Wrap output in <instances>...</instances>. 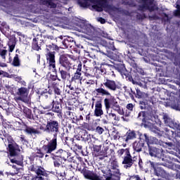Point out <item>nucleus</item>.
Instances as JSON below:
<instances>
[{
	"label": "nucleus",
	"instance_id": "1",
	"mask_svg": "<svg viewBox=\"0 0 180 180\" xmlns=\"http://www.w3.org/2000/svg\"><path fill=\"white\" fill-rule=\"evenodd\" d=\"M49 134H53V137L46 145L42 146V150L51 154V158L53 161L55 168H60L63 161H70L75 162V160L72 153L70 150L59 148L57 150V136L60 133L61 124L60 122L54 120H47Z\"/></svg>",
	"mask_w": 180,
	"mask_h": 180
},
{
	"label": "nucleus",
	"instance_id": "2",
	"mask_svg": "<svg viewBox=\"0 0 180 180\" xmlns=\"http://www.w3.org/2000/svg\"><path fill=\"white\" fill-rule=\"evenodd\" d=\"M118 89H120V86L117 85L116 81L108 77L104 79L103 82L100 84V87L95 89L97 96L107 97L104 98V106L107 112L116 103V98L112 96L110 92H116Z\"/></svg>",
	"mask_w": 180,
	"mask_h": 180
},
{
	"label": "nucleus",
	"instance_id": "3",
	"mask_svg": "<svg viewBox=\"0 0 180 180\" xmlns=\"http://www.w3.org/2000/svg\"><path fill=\"white\" fill-rule=\"evenodd\" d=\"M110 167L112 168L108 169V172L105 174L104 176L105 179H103L102 176L98 175L94 170H90L88 167H84L83 168H79L77 170L82 174L84 179L88 180H120L122 174L119 168V163L117 160L115 159L110 162Z\"/></svg>",
	"mask_w": 180,
	"mask_h": 180
},
{
	"label": "nucleus",
	"instance_id": "4",
	"mask_svg": "<svg viewBox=\"0 0 180 180\" xmlns=\"http://www.w3.org/2000/svg\"><path fill=\"white\" fill-rule=\"evenodd\" d=\"M77 2L82 8H88L91 6V4H94L92 6V8L96 12H103V9H105V11H112L113 12H116L119 11V8L109 4L108 0H77Z\"/></svg>",
	"mask_w": 180,
	"mask_h": 180
},
{
	"label": "nucleus",
	"instance_id": "5",
	"mask_svg": "<svg viewBox=\"0 0 180 180\" xmlns=\"http://www.w3.org/2000/svg\"><path fill=\"white\" fill-rule=\"evenodd\" d=\"M150 146V144H158L160 141L158 139L154 136H150L147 134H140L139 141H136L133 143V148L136 153H141L143 151L144 145Z\"/></svg>",
	"mask_w": 180,
	"mask_h": 180
},
{
	"label": "nucleus",
	"instance_id": "6",
	"mask_svg": "<svg viewBox=\"0 0 180 180\" xmlns=\"http://www.w3.org/2000/svg\"><path fill=\"white\" fill-rule=\"evenodd\" d=\"M117 154L120 157H122V155L124 154L122 164L124 165V168H125V169L131 168L133 165L136 162V160H137L136 157L131 156V154L130 153V149L129 148L119 149L117 150Z\"/></svg>",
	"mask_w": 180,
	"mask_h": 180
},
{
	"label": "nucleus",
	"instance_id": "7",
	"mask_svg": "<svg viewBox=\"0 0 180 180\" xmlns=\"http://www.w3.org/2000/svg\"><path fill=\"white\" fill-rule=\"evenodd\" d=\"M146 164L148 165L149 168L153 171V175H155V176L163 178L165 179L169 178V173L167 172L164 168L158 166V165L155 164L154 162L148 160Z\"/></svg>",
	"mask_w": 180,
	"mask_h": 180
},
{
	"label": "nucleus",
	"instance_id": "8",
	"mask_svg": "<svg viewBox=\"0 0 180 180\" xmlns=\"http://www.w3.org/2000/svg\"><path fill=\"white\" fill-rule=\"evenodd\" d=\"M69 58H71V60H75V58L72 55L62 54L59 56L58 61L59 65L65 68V70H67V71H70L71 70H72L73 64L69 60Z\"/></svg>",
	"mask_w": 180,
	"mask_h": 180
},
{
	"label": "nucleus",
	"instance_id": "9",
	"mask_svg": "<svg viewBox=\"0 0 180 180\" xmlns=\"http://www.w3.org/2000/svg\"><path fill=\"white\" fill-rule=\"evenodd\" d=\"M8 157L9 160L11 158H13V157H16L20 153V148H19V145L12 139V141H8Z\"/></svg>",
	"mask_w": 180,
	"mask_h": 180
},
{
	"label": "nucleus",
	"instance_id": "10",
	"mask_svg": "<svg viewBox=\"0 0 180 180\" xmlns=\"http://www.w3.org/2000/svg\"><path fill=\"white\" fill-rule=\"evenodd\" d=\"M143 3L139 6V11H149V12H154V11H158V7L154 5L155 0H141Z\"/></svg>",
	"mask_w": 180,
	"mask_h": 180
},
{
	"label": "nucleus",
	"instance_id": "11",
	"mask_svg": "<svg viewBox=\"0 0 180 180\" xmlns=\"http://www.w3.org/2000/svg\"><path fill=\"white\" fill-rule=\"evenodd\" d=\"M56 53H46V64L49 70H52V72H57V68L56 66Z\"/></svg>",
	"mask_w": 180,
	"mask_h": 180
},
{
	"label": "nucleus",
	"instance_id": "12",
	"mask_svg": "<svg viewBox=\"0 0 180 180\" xmlns=\"http://www.w3.org/2000/svg\"><path fill=\"white\" fill-rule=\"evenodd\" d=\"M39 99L41 101V108H44V110H46L47 107L51 104L53 103V101H54V99H53V97L50 96L48 93H45L44 91H42L39 96Z\"/></svg>",
	"mask_w": 180,
	"mask_h": 180
},
{
	"label": "nucleus",
	"instance_id": "13",
	"mask_svg": "<svg viewBox=\"0 0 180 180\" xmlns=\"http://www.w3.org/2000/svg\"><path fill=\"white\" fill-rule=\"evenodd\" d=\"M45 110H52L54 113H58V117H63V106L57 101H54L51 103Z\"/></svg>",
	"mask_w": 180,
	"mask_h": 180
},
{
	"label": "nucleus",
	"instance_id": "14",
	"mask_svg": "<svg viewBox=\"0 0 180 180\" xmlns=\"http://www.w3.org/2000/svg\"><path fill=\"white\" fill-rule=\"evenodd\" d=\"M15 95L18 96V101L25 102V101H27V96H29V89L23 86L20 87L18 89L17 92H15Z\"/></svg>",
	"mask_w": 180,
	"mask_h": 180
},
{
	"label": "nucleus",
	"instance_id": "15",
	"mask_svg": "<svg viewBox=\"0 0 180 180\" xmlns=\"http://www.w3.org/2000/svg\"><path fill=\"white\" fill-rule=\"evenodd\" d=\"M149 155L150 157H156L157 158H162L164 157V150L162 148H155L148 145Z\"/></svg>",
	"mask_w": 180,
	"mask_h": 180
},
{
	"label": "nucleus",
	"instance_id": "16",
	"mask_svg": "<svg viewBox=\"0 0 180 180\" xmlns=\"http://www.w3.org/2000/svg\"><path fill=\"white\" fill-rule=\"evenodd\" d=\"M152 131L153 133H155V134H156V136H158V137H162V134H164V133H165V134L167 136H171V134H174V131H171L170 129H169L167 127L164 128L163 131H161V130H160V129H158V127H153L152 128Z\"/></svg>",
	"mask_w": 180,
	"mask_h": 180
},
{
	"label": "nucleus",
	"instance_id": "17",
	"mask_svg": "<svg viewBox=\"0 0 180 180\" xmlns=\"http://www.w3.org/2000/svg\"><path fill=\"white\" fill-rule=\"evenodd\" d=\"M103 105H102V100H98L95 103V109L94 112V115L96 117H101V116H103Z\"/></svg>",
	"mask_w": 180,
	"mask_h": 180
},
{
	"label": "nucleus",
	"instance_id": "18",
	"mask_svg": "<svg viewBox=\"0 0 180 180\" xmlns=\"http://www.w3.org/2000/svg\"><path fill=\"white\" fill-rule=\"evenodd\" d=\"M68 71L70 70H67L65 69L64 70L63 66L60 65V67L58 69V72L60 74V78L63 81H67L68 78H71V73H70Z\"/></svg>",
	"mask_w": 180,
	"mask_h": 180
},
{
	"label": "nucleus",
	"instance_id": "19",
	"mask_svg": "<svg viewBox=\"0 0 180 180\" xmlns=\"http://www.w3.org/2000/svg\"><path fill=\"white\" fill-rule=\"evenodd\" d=\"M84 134L82 135V139H83L84 141H87L89 148H93L94 146H96L95 145V139L91 138V135L88 134L86 130H84Z\"/></svg>",
	"mask_w": 180,
	"mask_h": 180
},
{
	"label": "nucleus",
	"instance_id": "20",
	"mask_svg": "<svg viewBox=\"0 0 180 180\" xmlns=\"http://www.w3.org/2000/svg\"><path fill=\"white\" fill-rule=\"evenodd\" d=\"M108 151H109V146H105L101 150H100L94 157H96V158H98V160L102 161L105 158H108Z\"/></svg>",
	"mask_w": 180,
	"mask_h": 180
},
{
	"label": "nucleus",
	"instance_id": "21",
	"mask_svg": "<svg viewBox=\"0 0 180 180\" xmlns=\"http://www.w3.org/2000/svg\"><path fill=\"white\" fill-rule=\"evenodd\" d=\"M114 68L121 74V75H124L127 77L129 75V72L126 69V66L123 63H118L114 65Z\"/></svg>",
	"mask_w": 180,
	"mask_h": 180
},
{
	"label": "nucleus",
	"instance_id": "22",
	"mask_svg": "<svg viewBox=\"0 0 180 180\" xmlns=\"http://www.w3.org/2000/svg\"><path fill=\"white\" fill-rule=\"evenodd\" d=\"M44 44V41L40 40L39 44V38H34L32 42V49L35 51H40L41 50V44Z\"/></svg>",
	"mask_w": 180,
	"mask_h": 180
},
{
	"label": "nucleus",
	"instance_id": "23",
	"mask_svg": "<svg viewBox=\"0 0 180 180\" xmlns=\"http://www.w3.org/2000/svg\"><path fill=\"white\" fill-rule=\"evenodd\" d=\"M45 51H46V53H56V52L58 53L60 51V47L54 43H51L49 44L46 45Z\"/></svg>",
	"mask_w": 180,
	"mask_h": 180
},
{
	"label": "nucleus",
	"instance_id": "24",
	"mask_svg": "<svg viewBox=\"0 0 180 180\" xmlns=\"http://www.w3.org/2000/svg\"><path fill=\"white\" fill-rule=\"evenodd\" d=\"M137 119L141 122V126L147 127V114L146 111H140L138 114Z\"/></svg>",
	"mask_w": 180,
	"mask_h": 180
},
{
	"label": "nucleus",
	"instance_id": "25",
	"mask_svg": "<svg viewBox=\"0 0 180 180\" xmlns=\"http://www.w3.org/2000/svg\"><path fill=\"white\" fill-rule=\"evenodd\" d=\"M12 158H11L10 161L12 164H16L20 167H23V155H19V153L16 156H13Z\"/></svg>",
	"mask_w": 180,
	"mask_h": 180
},
{
	"label": "nucleus",
	"instance_id": "26",
	"mask_svg": "<svg viewBox=\"0 0 180 180\" xmlns=\"http://www.w3.org/2000/svg\"><path fill=\"white\" fill-rule=\"evenodd\" d=\"M25 129L23 131H25L29 136H33V134H40V131L39 130L34 129L32 126H28L27 124H25Z\"/></svg>",
	"mask_w": 180,
	"mask_h": 180
},
{
	"label": "nucleus",
	"instance_id": "27",
	"mask_svg": "<svg viewBox=\"0 0 180 180\" xmlns=\"http://www.w3.org/2000/svg\"><path fill=\"white\" fill-rule=\"evenodd\" d=\"M137 134H136V131H131L129 130L126 135L123 136V141H125V143H129L130 140H134V139H136Z\"/></svg>",
	"mask_w": 180,
	"mask_h": 180
},
{
	"label": "nucleus",
	"instance_id": "28",
	"mask_svg": "<svg viewBox=\"0 0 180 180\" xmlns=\"http://www.w3.org/2000/svg\"><path fill=\"white\" fill-rule=\"evenodd\" d=\"M40 4L51 9H56L57 8V4L54 3V0H40Z\"/></svg>",
	"mask_w": 180,
	"mask_h": 180
},
{
	"label": "nucleus",
	"instance_id": "29",
	"mask_svg": "<svg viewBox=\"0 0 180 180\" xmlns=\"http://www.w3.org/2000/svg\"><path fill=\"white\" fill-rule=\"evenodd\" d=\"M77 81L82 82V73L79 72H75L73 75V76L70 79L69 82L70 84H75L77 83Z\"/></svg>",
	"mask_w": 180,
	"mask_h": 180
},
{
	"label": "nucleus",
	"instance_id": "30",
	"mask_svg": "<svg viewBox=\"0 0 180 180\" xmlns=\"http://www.w3.org/2000/svg\"><path fill=\"white\" fill-rule=\"evenodd\" d=\"M61 43L65 49H68V47H72V44H75V41H74V38L69 37L67 39H63Z\"/></svg>",
	"mask_w": 180,
	"mask_h": 180
},
{
	"label": "nucleus",
	"instance_id": "31",
	"mask_svg": "<svg viewBox=\"0 0 180 180\" xmlns=\"http://www.w3.org/2000/svg\"><path fill=\"white\" fill-rule=\"evenodd\" d=\"M165 67L167 72H172L176 75H180V71L178 69H175L172 63H167Z\"/></svg>",
	"mask_w": 180,
	"mask_h": 180
},
{
	"label": "nucleus",
	"instance_id": "32",
	"mask_svg": "<svg viewBox=\"0 0 180 180\" xmlns=\"http://www.w3.org/2000/svg\"><path fill=\"white\" fill-rule=\"evenodd\" d=\"M37 176H49V172L45 170L41 166H39L36 172Z\"/></svg>",
	"mask_w": 180,
	"mask_h": 180
},
{
	"label": "nucleus",
	"instance_id": "33",
	"mask_svg": "<svg viewBox=\"0 0 180 180\" xmlns=\"http://www.w3.org/2000/svg\"><path fill=\"white\" fill-rule=\"evenodd\" d=\"M112 109H113L115 112H117V113L119 115H121V116L124 115V111L123 110V108H120V105L117 101H115L114 105L112 106Z\"/></svg>",
	"mask_w": 180,
	"mask_h": 180
},
{
	"label": "nucleus",
	"instance_id": "34",
	"mask_svg": "<svg viewBox=\"0 0 180 180\" xmlns=\"http://www.w3.org/2000/svg\"><path fill=\"white\" fill-rule=\"evenodd\" d=\"M23 113H24L25 117H27V119H30V120H34V116H33V115L32 113V110H30V108H24Z\"/></svg>",
	"mask_w": 180,
	"mask_h": 180
},
{
	"label": "nucleus",
	"instance_id": "35",
	"mask_svg": "<svg viewBox=\"0 0 180 180\" xmlns=\"http://www.w3.org/2000/svg\"><path fill=\"white\" fill-rule=\"evenodd\" d=\"M20 56L16 53L13 59L12 65L13 67H20Z\"/></svg>",
	"mask_w": 180,
	"mask_h": 180
},
{
	"label": "nucleus",
	"instance_id": "36",
	"mask_svg": "<svg viewBox=\"0 0 180 180\" xmlns=\"http://www.w3.org/2000/svg\"><path fill=\"white\" fill-rule=\"evenodd\" d=\"M162 120L166 126H169V124H171V122H172V119H171V117H169V115H168V114L167 113H163Z\"/></svg>",
	"mask_w": 180,
	"mask_h": 180
},
{
	"label": "nucleus",
	"instance_id": "37",
	"mask_svg": "<svg viewBox=\"0 0 180 180\" xmlns=\"http://www.w3.org/2000/svg\"><path fill=\"white\" fill-rule=\"evenodd\" d=\"M125 94H127L131 99H134V96H136V92L133 91L131 88L127 89V86H124Z\"/></svg>",
	"mask_w": 180,
	"mask_h": 180
},
{
	"label": "nucleus",
	"instance_id": "38",
	"mask_svg": "<svg viewBox=\"0 0 180 180\" xmlns=\"http://www.w3.org/2000/svg\"><path fill=\"white\" fill-rule=\"evenodd\" d=\"M159 143H155V144H160V146H162L165 148H172L174 147V143L172 142H160L158 140Z\"/></svg>",
	"mask_w": 180,
	"mask_h": 180
},
{
	"label": "nucleus",
	"instance_id": "39",
	"mask_svg": "<svg viewBox=\"0 0 180 180\" xmlns=\"http://www.w3.org/2000/svg\"><path fill=\"white\" fill-rule=\"evenodd\" d=\"M101 150H102V145L94 146L93 147V155L95 157Z\"/></svg>",
	"mask_w": 180,
	"mask_h": 180
},
{
	"label": "nucleus",
	"instance_id": "40",
	"mask_svg": "<svg viewBox=\"0 0 180 180\" xmlns=\"http://www.w3.org/2000/svg\"><path fill=\"white\" fill-rule=\"evenodd\" d=\"M160 165H162L163 167H166V168H169V169H174V163L172 162H163L160 164Z\"/></svg>",
	"mask_w": 180,
	"mask_h": 180
},
{
	"label": "nucleus",
	"instance_id": "41",
	"mask_svg": "<svg viewBox=\"0 0 180 180\" xmlns=\"http://www.w3.org/2000/svg\"><path fill=\"white\" fill-rule=\"evenodd\" d=\"M107 119L108 120H117V122L120 120V117L116 116V114L112 112L108 113Z\"/></svg>",
	"mask_w": 180,
	"mask_h": 180
},
{
	"label": "nucleus",
	"instance_id": "42",
	"mask_svg": "<svg viewBox=\"0 0 180 180\" xmlns=\"http://www.w3.org/2000/svg\"><path fill=\"white\" fill-rule=\"evenodd\" d=\"M52 89L53 91L56 98H57V96H60L63 91H61V89L58 88V86L52 87Z\"/></svg>",
	"mask_w": 180,
	"mask_h": 180
},
{
	"label": "nucleus",
	"instance_id": "43",
	"mask_svg": "<svg viewBox=\"0 0 180 180\" xmlns=\"http://www.w3.org/2000/svg\"><path fill=\"white\" fill-rule=\"evenodd\" d=\"M106 75H110L112 78H116V75H115V72L110 68V66L107 65V70L105 72Z\"/></svg>",
	"mask_w": 180,
	"mask_h": 180
},
{
	"label": "nucleus",
	"instance_id": "44",
	"mask_svg": "<svg viewBox=\"0 0 180 180\" xmlns=\"http://www.w3.org/2000/svg\"><path fill=\"white\" fill-rule=\"evenodd\" d=\"M127 180H143V179L139 174H134V175H129Z\"/></svg>",
	"mask_w": 180,
	"mask_h": 180
},
{
	"label": "nucleus",
	"instance_id": "45",
	"mask_svg": "<svg viewBox=\"0 0 180 180\" xmlns=\"http://www.w3.org/2000/svg\"><path fill=\"white\" fill-rule=\"evenodd\" d=\"M55 75L51 74L49 76V82H50V84L53 82L56 81V79H58V74L57 72V69H56V72H54Z\"/></svg>",
	"mask_w": 180,
	"mask_h": 180
},
{
	"label": "nucleus",
	"instance_id": "46",
	"mask_svg": "<svg viewBox=\"0 0 180 180\" xmlns=\"http://www.w3.org/2000/svg\"><path fill=\"white\" fill-rule=\"evenodd\" d=\"M72 147L75 151H82V146L79 145V143L73 142Z\"/></svg>",
	"mask_w": 180,
	"mask_h": 180
},
{
	"label": "nucleus",
	"instance_id": "47",
	"mask_svg": "<svg viewBox=\"0 0 180 180\" xmlns=\"http://www.w3.org/2000/svg\"><path fill=\"white\" fill-rule=\"evenodd\" d=\"M72 119V123L77 124L79 123L81 120H84V116H82V115H80L79 116H76V118L73 117Z\"/></svg>",
	"mask_w": 180,
	"mask_h": 180
},
{
	"label": "nucleus",
	"instance_id": "48",
	"mask_svg": "<svg viewBox=\"0 0 180 180\" xmlns=\"http://www.w3.org/2000/svg\"><path fill=\"white\" fill-rule=\"evenodd\" d=\"M108 70V66H101L100 68L98 69V71H99V74L101 75H105L106 74V71Z\"/></svg>",
	"mask_w": 180,
	"mask_h": 180
},
{
	"label": "nucleus",
	"instance_id": "49",
	"mask_svg": "<svg viewBox=\"0 0 180 180\" xmlns=\"http://www.w3.org/2000/svg\"><path fill=\"white\" fill-rule=\"evenodd\" d=\"M79 129L82 130H89V124L86 122H83L82 124H80Z\"/></svg>",
	"mask_w": 180,
	"mask_h": 180
},
{
	"label": "nucleus",
	"instance_id": "50",
	"mask_svg": "<svg viewBox=\"0 0 180 180\" xmlns=\"http://www.w3.org/2000/svg\"><path fill=\"white\" fill-rule=\"evenodd\" d=\"M60 82H61V79H59V77H58V79L53 80V82H51L52 88L58 86L60 85Z\"/></svg>",
	"mask_w": 180,
	"mask_h": 180
},
{
	"label": "nucleus",
	"instance_id": "51",
	"mask_svg": "<svg viewBox=\"0 0 180 180\" xmlns=\"http://www.w3.org/2000/svg\"><path fill=\"white\" fill-rule=\"evenodd\" d=\"M10 167H12V168L14 169L13 171H11L13 173H15V175H18L19 174V172L20 171V168L18 167V166L15 165H9Z\"/></svg>",
	"mask_w": 180,
	"mask_h": 180
},
{
	"label": "nucleus",
	"instance_id": "52",
	"mask_svg": "<svg viewBox=\"0 0 180 180\" xmlns=\"http://www.w3.org/2000/svg\"><path fill=\"white\" fill-rule=\"evenodd\" d=\"M8 53V51L6 49H0V56L3 60H5L6 58V54Z\"/></svg>",
	"mask_w": 180,
	"mask_h": 180
},
{
	"label": "nucleus",
	"instance_id": "53",
	"mask_svg": "<svg viewBox=\"0 0 180 180\" xmlns=\"http://www.w3.org/2000/svg\"><path fill=\"white\" fill-rule=\"evenodd\" d=\"M29 171H31L32 172H37V169H39V167L34 165H31L29 167H28Z\"/></svg>",
	"mask_w": 180,
	"mask_h": 180
},
{
	"label": "nucleus",
	"instance_id": "54",
	"mask_svg": "<svg viewBox=\"0 0 180 180\" xmlns=\"http://www.w3.org/2000/svg\"><path fill=\"white\" fill-rule=\"evenodd\" d=\"M39 130H42V131H44L45 133L49 134V125H48L47 121H46V124H45V127H44L43 125H40Z\"/></svg>",
	"mask_w": 180,
	"mask_h": 180
},
{
	"label": "nucleus",
	"instance_id": "55",
	"mask_svg": "<svg viewBox=\"0 0 180 180\" xmlns=\"http://www.w3.org/2000/svg\"><path fill=\"white\" fill-rule=\"evenodd\" d=\"M9 92H11V95H14L15 92H18V87L15 85H12L11 87L8 88Z\"/></svg>",
	"mask_w": 180,
	"mask_h": 180
},
{
	"label": "nucleus",
	"instance_id": "56",
	"mask_svg": "<svg viewBox=\"0 0 180 180\" xmlns=\"http://www.w3.org/2000/svg\"><path fill=\"white\" fill-rule=\"evenodd\" d=\"M135 97L138 99H141V98H143V92L140 91V89H136V93H135Z\"/></svg>",
	"mask_w": 180,
	"mask_h": 180
},
{
	"label": "nucleus",
	"instance_id": "57",
	"mask_svg": "<svg viewBox=\"0 0 180 180\" xmlns=\"http://www.w3.org/2000/svg\"><path fill=\"white\" fill-rule=\"evenodd\" d=\"M149 102L153 105H155V103L158 102V100L157 98H155V96H153L149 98Z\"/></svg>",
	"mask_w": 180,
	"mask_h": 180
},
{
	"label": "nucleus",
	"instance_id": "58",
	"mask_svg": "<svg viewBox=\"0 0 180 180\" xmlns=\"http://www.w3.org/2000/svg\"><path fill=\"white\" fill-rule=\"evenodd\" d=\"M15 46H16V42L14 41H12V44L9 45V52L12 53L15 50Z\"/></svg>",
	"mask_w": 180,
	"mask_h": 180
},
{
	"label": "nucleus",
	"instance_id": "59",
	"mask_svg": "<svg viewBox=\"0 0 180 180\" xmlns=\"http://www.w3.org/2000/svg\"><path fill=\"white\" fill-rule=\"evenodd\" d=\"M107 155L108 157H113V155H115V150L109 148L108 150L107 151Z\"/></svg>",
	"mask_w": 180,
	"mask_h": 180
},
{
	"label": "nucleus",
	"instance_id": "60",
	"mask_svg": "<svg viewBox=\"0 0 180 180\" xmlns=\"http://www.w3.org/2000/svg\"><path fill=\"white\" fill-rule=\"evenodd\" d=\"M148 18L149 20H158L160 19V17L158 15L154 14L153 15H149Z\"/></svg>",
	"mask_w": 180,
	"mask_h": 180
},
{
	"label": "nucleus",
	"instance_id": "61",
	"mask_svg": "<svg viewBox=\"0 0 180 180\" xmlns=\"http://www.w3.org/2000/svg\"><path fill=\"white\" fill-rule=\"evenodd\" d=\"M96 133H98V134H102L104 131H105V129H103L102 128V127H97L96 128Z\"/></svg>",
	"mask_w": 180,
	"mask_h": 180
},
{
	"label": "nucleus",
	"instance_id": "62",
	"mask_svg": "<svg viewBox=\"0 0 180 180\" xmlns=\"http://www.w3.org/2000/svg\"><path fill=\"white\" fill-rule=\"evenodd\" d=\"M37 155H34V157L37 158H44V155L46 154L45 152H39V153H37Z\"/></svg>",
	"mask_w": 180,
	"mask_h": 180
},
{
	"label": "nucleus",
	"instance_id": "63",
	"mask_svg": "<svg viewBox=\"0 0 180 180\" xmlns=\"http://www.w3.org/2000/svg\"><path fill=\"white\" fill-rule=\"evenodd\" d=\"M13 78L14 81H15V82H18L19 84L20 83V81H22V76H16V75H14Z\"/></svg>",
	"mask_w": 180,
	"mask_h": 180
},
{
	"label": "nucleus",
	"instance_id": "64",
	"mask_svg": "<svg viewBox=\"0 0 180 180\" xmlns=\"http://www.w3.org/2000/svg\"><path fill=\"white\" fill-rule=\"evenodd\" d=\"M173 15L176 18H180V10H174L173 12Z\"/></svg>",
	"mask_w": 180,
	"mask_h": 180
}]
</instances>
